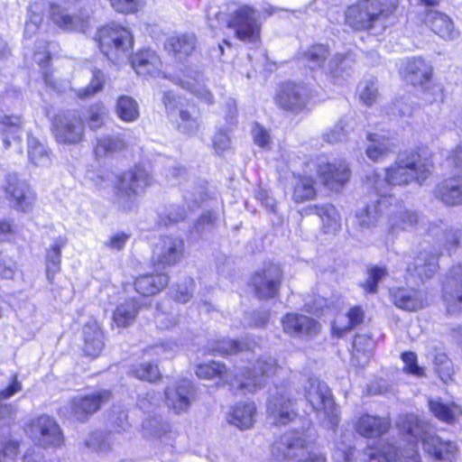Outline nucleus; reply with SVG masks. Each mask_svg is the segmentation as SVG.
Segmentation results:
<instances>
[{
    "label": "nucleus",
    "instance_id": "obj_1",
    "mask_svg": "<svg viewBox=\"0 0 462 462\" xmlns=\"http://www.w3.org/2000/svg\"><path fill=\"white\" fill-rule=\"evenodd\" d=\"M433 163L428 157L412 152L405 156H399L395 162L384 169L382 176L374 171L365 177V183L367 188L375 191L376 195L390 196V190L394 186H407L416 181L421 183L431 174Z\"/></svg>",
    "mask_w": 462,
    "mask_h": 462
},
{
    "label": "nucleus",
    "instance_id": "obj_2",
    "mask_svg": "<svg viewBox=\"0 0 462 462\" xmlns=\"http://www.w3.org/2000/svg\"><path fill=\"white\" fill-rule=\"evenodd\" d=\"M277 369L276 360L271 356H265L259 358L252 367L246 368L241 376L236 375L234 378H229L225 365L217 362L199 365L196 374L202 379L218 376L225 379L234 390L253 393L264 384L265 378L275 374Z\"/></svg>",
    "mask_w": 462,
    "mask_h": 462
},
{
    "label": "nucleus",
    "instance_id": "obj_3",
    "mask_svg": "<svg viewBox=\"0 0 462 462\" xmlns=\"http://www.w3.org/2000/svg\"><path fill=\"white\" fill-rule=\"evenodd\" d=\"M398 0H358L345 13L346 23L356 31L370 30L393 14Z\"/></svg>",
    "mask_w": 462,
    "mask_h": 462
},
{
    "label": "nucleus",
    "instance_id": "obj_4",
    "mask_svg": "<svg viewBox=\"0 0 462 462\" xmlns=\"http://www.w3.org/2000/svg\"><path fill=\"white\" fill-rule=\"evenodd\" d=\"M151 181L149 173L141 166L117 175L114 185L116 205L126 212L134 210L138 204V196Z\"/></svg>",
    "mask_w": 462,
    "mask_h": 462
},
{
    "label": "nucleus",
    "instance_id": "obj_5",
    "mask_svg": "<svg viewBox=\"0 0 462 462\" xmlns=\"http://www.w3.org/2000/svg\"><path fill=\"white\" fill-rule=\"evenodd\" d=\"M101 52L113 63L127 60L133 51L134 35L125 27L109 24L100 28L96 35Z\"/></svg>",
    "mask_w": 462,
    "mask_h": 462
},
{
    "label": "nucleus",
    "instance_id": "obj_6",
    "mask_svg": "<svg viewBox=\"0 0 462 462\" xmlns=\"http://www.w3.org/2000/svg\"><path fill=\"white\" fill-rule=\"evenodd\" d=\"M328 57V47L324 44H315L303 52L301 60L310 69H325V71L333 78L347 74L354 61L349 53H336L325 67Z\"/></svg>",
    "mask_w": 462,
    "mask_h": 462
},
{
    "label": "nucleus",
    "instance_id": "obj_7",
    "mask_svg": "<svg viewBox=\"0 0 462 462\" xmlns=\"http://www.w3.org/2000/svg\"><path fill=\"white\" fill-rule=\"evenodd\" d=\"M305 397L312 409L328 420L332 426L338 423V416L330 389L318 379L310 378L305 386Z\"/></svg>",
    "mask_w": 462,
    "mask_h": 462
},
{
    "label": "nucleus",
    "instance_id": "obj_8",
    "mask_svg": "<svg viewBox=\"0 0 462 462\" xmlns=\"http://www.w3.org/2000/svg\"><path fill=\"white\" fill-rule=\"evenodd\" d=\"M283 273L279 264L269 263L256 271L251 278L254 295L260 300H269L278 296Z\"/></svg>",
    "mask_w": 462,
    "mask_h": 462
},
{
    "label": "nucleus",
    "instance_id": "obj_9",
    "mask_svg": "<svg viewBox=\"0 0 462 462\" xmlns=\"http://www.w3.org/2000/svg\"><path fill=\"white\" fill-rule=\"evenodd\" d=\"M2 189L14 209L23 213L32 209L36 195L27 181L16 173H9L5 176Z\"/></svg>",
    "mask_w": 462,
    "mask_h": 462
},
{
    "label": "nucleus",
    "instance_id": "obj_10",
    "mask_svg": "<svg viewBox=\"0 0 462 462\" xmlns=\"http://www.w3.org/2000/svg\"><path fill=\"white\" fill-rule=\"evenodd\" d=\"M52 131L59 143L78 144L84 139L85 124L75 112L61 114L54 117Z\"/></svg>",
    "mask_w": 462,
    "mask_h": 462
},
{
    "label": "nucleus",
    "instance_id": "obj_11",
    "mask_svg": "<svg viewBox=\"0 0 462 462\" xmlns=\"http://www.w3.org/2000/svg\"><path fill=\"white\" fill-rule=\"evenodd\" d=\"M442 298L448 314L462 313V263L453 265L447 273Z\"/></svg>",
    "mask_w": 462,
    "mask_h": 462
},
{
    "label": "nucleus",
    "instance_id": "obj_12",
    "mask_svg": "<svg viewBox=\"0 0 462 462\" xmlns=\"http://www.w3.org/2000/svg\"><path fill=\"white\" fill-rule=\"evenodd\" d=\"M32 441L43 448L58 447L62 442L59 425L49 416H41L33 420L28 429Z\"/></svg>",
    "mask_w": 462,
    "mask_h": 462
},
{
    "label": "nucleus",
    "instance_id": "obj_13",
    "mask_svg": "<svg viewBox=\"0 0 462 462\" xmlns=\"http://www.w3.org/2000/svg\"><path fill=\"white\" fill-rule=\"evenodd\" d=\"M227 26L235 30L236 37L241 41L253 42L259 37L257 12L249 6H242L236 11L228 20Z\"/></svg>",
    "mask_w": 462,
    "mask_h": 462
},
{
    "label": "nucleus",
    "instance_id": "obj_14",
    "mask_svg": "<svg viewBox=\"0 0 462 462\" xmlns=\"http://www.w3.org/2000/svg\"><path fill=\"white\" fill-rule=\"evenodd\" d=\"M111 396V392L105 389L87 395L76 396L69 402L72 415L77 420L84 422L91 415L98 411L102 405L107 403Z\"/></svg>",
    "mask_w": 462,
    "mask_h": 462
},
{
    "label": "nucleus",
    "instance_id": "obj_15",
    "mask_svg": "<svg viewBox=\"0 0 462 462\" xmlns=\"http://www.w3.org/2000/svg\"><path fill=\"white\" fill-rule=\"evenodd\" d=\"M267 414L274 425H285L292 421L297 416V411L291 393L283 389L278 390L268 402Z\"/></svg>",
    "mask_w": 462,
    "mask_h": 462
},
{
    "label": "nucleus",
    "instance_id": "obj_16",
    "mask_svg": "<svg viewBox=\"0 0 462 462\" xmlns=\"http://www.w3.org/2000/svg\"><path fill=\"white\" fill-rule=\"evenodd\" d=\"M194 397V387L187 379L177 381L165 390L166 404L176 413L187 411Z\"/></svg>",
    "mask_w": 462,
    "mask_h": 462
},
{
    "label": "nucleus",
    "instance_id": "obj_17",
    "mask_svg": "<svg viewBox=\"0 0 462 462\" xmlns=\"http://www.w3.org/2000/svg\"><path fill=\"white\" fill-rule=\"evenodd\" d=\"M183 252V242L179 238L163 237L154 246L152 262L158 269H165L178 263Z\"/></svg>",
    "mask_w": 462,
    "mask_h": 462
},
{
    "label": "nucleus",
    "instance_id": "obj_18",
    "mask_svg": "<svg viewBox=\"0 0 462 462\" xmlns=\"http://www.w3.org/2000/svg\"><path fill=\"white\" fill-rule=\"evenodd\" d=\"M175 84L180 85L184 89L189 91L199 99L208 104H212L214 97L203 83L202 74L191 67H185L179 75L174 77Z\"/></svg>",
    "mask_w": 462,
    "mask_h": 462
},
{
    "label": "nucleus",
    "instance_id": "obj_19",
    "mask_svg": "<svg viewBox=\"0 0 462 462\" xmlns=\"http://www.w3.org/2000/svg\"><path fill=\"white\" fill-rule=\"evenodd\" d=\"M283 331L296 337H311L320 331V324L302 314L288 313L282 319Z\"/></svg>",
    "mask_w": 462,
    "mask_h": 462
},
{
    "label": "nucleus",
    "instance_id": "obj_20",
    "mask_svg": "<svg viewBox=\"0 0 462 462\" xmlns=\"http://www.w3.org/2000/svg\"><path fill=\"white\" fill-rule=\"evenodd\" d=\"M322 184L330 190H339L349 180L350 170L344 161L323 162L318 167Z\"/></svg>",
    "mask_w": 462,
    "mask_h": 462
},
{
    "label": "nucleus",
    "instance_id": "obj_21",
    "mask_svg": "<svg viewBox=\"0 0 462 462\" xmlns=\"http://www.w3.org/2000/svg\"><path fill=\"white\" fill-rule=\"evenodd\" d=\"M391 427L390 420L369 413L362 414L355 423L357 434L367 439L379 438L385 434Z\"/></svg>",
    "mask_w": 462,
    "mask_h": 462
},
{
    "label": "nucleus",
    "instance_id": "obj_22",
    "mask_svg": "<svg viewBox=\"0 0 462 462\" xmlns=\"http://www.w3.org/2000/svg\"><path fill=\"white\" fill-rule=\"evenodd\" d=\"M399 424L402 430L405 431L412 439L410 448L402 450V453H403L404 456L407 457L408 455H412L408 451L413 449L416 453L418 459L420 460L417 450L415 448L416 442L418 439H421L423 441V439L427 436L432 435L430 432V425L414 414H409L402 417L401 420L399 421Z\"/></svg>",
    "mask_w": 462,
    "mask_h": 462
},
{
    "label": "nucleus",
    "instance_id": "obj_23",
    "mask_svg": "<svg viewBox=\"0 0 462 462\" xmlns=\"http://www.w3.org/2000/svg\"><path fill=\"white\" fill-rule=\"evenodd\" d=\"M423 449L432 462H452L457 447L453 442L432 434L423 439Z\"/></svg>",
    "mask_w": 462,
    "mask_h": 462
},
{
    "label": "nucleus",
    "instance_id": "obj_24",
    "mask_svg": "<svg viewBox=\"0 0 462 462\" xmlns=\"http://www.w3.org/2000/svg\"><path fill=\"white\" fill-rule=\"evenodd\" d=\"M412 455L407 457L393 445H385L382 448L368 447L364 454L367 457L366 462H420L413 449L408 451Z\"/></svg>",
    "mask_w": 462,
    "mask_h": 462
},
{
    "label": "nucleus",
    "instance_id": "obj_25",
    "mask_svg": "<svg viewBox=\"0 0 462 462\" xmlns=\"http://www.w3.org/2000/svg\"><path fill=\"white\" fill-rule=\"evenodd\" d=\"M277 104L286 110L301 111L307 103V90L303 86L287 84L283 86L277 97Z\"/></svg>",
    "mask_w": 462,
    "mask_h": 462
},
{
    "label": "nucleus",
    "instance_id": "obj_26",
    "mask_svg": "<svg viewBox=\"0 0 462 462\" xmlns=\"http://www.w3.org/2000/svg\"><path fill=\"white\" fill-rule=\"evenodd\" d=\"M404 79L413 86H424L432 76L431 65L420 57L409 59L402 72Z\"/></svg>",
    "mask_w": 462,
    "mask_h": 462
},
{
    "label": "nucleus",
    "instance_id": "obj_27",
    "mask_svg": "<svg viewBox=\"0 0 462 462\" xmlns=\"http://www.w3.org/2000/svg\"><path fill=\"white\" fill-rule=\"evenodd\" d=\"M421 21L443 39L452 40L457 37L453 23L446 14L436 10L427 9L420 14Z\"/></svg>",
    "mask_w": 462,
    "mask_h": 462
},
{
    "label": "nucleus",
    "instance_id": "obj_28",
    "mask_svg": "<svg viewBox=\"0 0 462 462\" xmlns=\"http://www.w3.org/2000/svg\"><path fill=\"white\" fill-rule=\"evenodd\" d=\"M131 64L134 71L143 77L158 74L162 69L160 57L151 49L135 52L131 58Z\"/></svg>",
    "mask_w": 462,
    "mask_h": 462
},
{
    "label": "nucleus",
    "instance_id": "obj_29",
    "mask_svg": "<svg viewBox=\"0 0 462 462\" xmlns=\"http://www.w3.org/2000/svg\"><path fill=\"white\" fill-rule=\"evenodd\" d=\"M393 304L409 311H416L425 305V298L422 291L412 288H397L390 291Z\"/></svg>",
    "mask_w": 462,
    "mask_h": 462
},
{
    "label": "nucleus",
    "instance_id": "obj_30",
    "mask_svg": "<svg viewBox=\"0 0 462 462\" xmlns=\"http://www.w3.org/2000/svg\"><path fill=\"white\" fill-rule=\"evenodd\" d=\"M436 197L448 206L462 204V175L448 178L435 189Z\"/></svg>",
    "mask_w": 462,
    "mask_h": 462
},
{
    "label": "nucleus",
    "instance_id": "obj_31",
    "mask_svg": "<svg viewBox=\"0 0 462 462\" xmlns=\"http://www.w3.org/2000/svg\"><path fill=\"white\" fill-rule=\"evenodd\" d=\"M50 16L52 22L65 31L85 32L88 26V19L81 15H69L58 5H50Z\"/></svg>",
    "mask_w": 462,
    "mask_h": 462
},
{
    "label": "nucleus",
    "instance_id": "obj_32",
    "mask_svg": "<svg viewBox=\"0 0 462 462\" xmlns=\"http://www.w3.org/2000/svg\"><path fill=\"white\" fill-rule=\"evenodd\" d=\"M439 269V257L436 254L423 251L419 254L407 267L411 275L420 279L432 277Z\"/></svg>",
    "mask_w": 462,
    "mask_h": 462
},
{
    "label": "nucleus",
    "instance_id": "obj_33",
    "mask_svg": "<svg viewBox=\"0 0 462 462\" xmlns=\"http://www.w3.org/2000/svg\"><path fill=\"white\" fill-rule=\"evenodd\" d=\"M387 214L389 224L393 229H411L419 221V216L416 212L407 209L399 203L393 205L389 201Z\"/></svg>",
    "mask_w": 462,
    "mask_h": 462
},
{
    "label": "nucleus",
    "instance_id": "obj_34",
    "mask_svg": "<svg viewBox=\"0 0 462 462\" xmlns=\"http://www.w3.org/2000/svg\"><path fill=\"white\" fill-rule=\"evenodd\" d=\"M377 199L356 213L358 225L363 228L374 226L384 211H387L389 198L377 195Z\"/></svg>",
    "mask_w": 462,
    "mask_h": 462
},
{
    "label": "nucleus",
    "instance_id": "obj_35",
    "mask_svg": "<svg viewBox=\"0 0 462 462\" xmlns=\"http://www.w3.org/2000/svg\"><path fill=\"white\" fill-rule=\"evenodd\" d=\"M168 283L166 273L143 274L135 279L134 289L143 296H152L164 289Z\"/></svg>",
    "mask_w": 462,
    "mask_h": 462
},
{
    "label": "nucleus",
    "instance_id": "obj_36",
    "mask_svg": "<svg viewBox=\"0 0 462 462\" xmlns=\"http://www.w3.org/2000/svg\"><path fill=\"white\" fill-rule=\"evenodd\" d=\"M256 408L254 402H244L232 408L227 421L240 430H246L255 421Z\"/></svg>",
    "mask_w": 462,
    "mask_h": 462
},
{
    "label": "nucleus",
    "instance_id": "obj_37",
    "mask_svg": "<svg viewBox=\"0 0 462 462\" xmlns=\"http://www.w3.org/2000/svg\"><path fill=\"white\" fill-rule=\"evenodd\" d=\"M84 352L90 356H97L104 347V335L97 321L88 322L83 328Z\"/></svg>",
    "mask_w": 462,
    "mask_h": 462
},
{
    "label": "nucleus",
    "instance_id": "obj_38",
    "mask_svg": "<svg viewBox=\"0 0 462 462\" xmlns=\"http://www.w3.org/2000/svg\"><path fill=\"white\" fill-rule=\"evenodd\" d=\"M197 39L193 34H181L171 37L167 43V50L179 60H185L196 49Z\"/></svg>",
    "mask_w": 462,
    "mask_h": 462
},
{
    "label": "nucleus",
    "instance_id": "obj_39",
    "mask_svg": "<svg viewBox=\"0 0 462 462\" xmlns=\"http://www.w3.org/2000/svg\"><path fill=\"white\" fill-rule=\"evenodd\" d=\"M3 142L5 148H9L12 141L17 143L21 141L23 133V120L18 116H5L0 120Z\"/></svg>",
    "mask_w": 462,
    "mask_h": 462
},
{
    "label": "nucleus",
    "instance_id": "obj_40",
    "mask_svg": "<svg viewBox=\"0 0 462 462\" xmlns=\"http://www.w3.org/2000/svg\"><path fill=\"white\" fill-rule=\"evenodd\" d=\"M140 309L135 300H125L116 306L113 313V322L118 328H126L134 323Z\"/></svg>",
    "mask_w": 462,
    "mask_h": 462
},
{
    "label": "nucleus",
    "instance_id": "obj_41",
    "mask_svg": "<svg viewBox=\"0 0 462 462\" xmlns=\"http://www.w3.org/2000/svg\"><path fill=\"white\" fill-rule=\"evenodd\" d=\"M364 311L359 307L352 308L346 316H338L333 323V332L337 337H342L345 333L364 321Z\"/></svg>",
    "mask_w": 462,
    "mask_h": 462
},
{
    "label": "nucleus",
    "instance_id": "obj_42",
    "mask_svg": "<svg viewBox=\"0 0 462 462\" xmlns=\"http://www.w3.org/2000/svg\"><path fill=\"white\" fill-rule=\"evenodd\" d=\"M302 449V440L299 437L284 435L272 447V454L277 458H291L296 451Z\"/></svg>",
    "mask_w": 462,
    "mask_h": 462
},
{
    "label": "nucleus",
    "instance_id": "obj_43",
    "mask_svg": "<svg viewBox=\"0 0 462 462\" xmlns=\"http://www.w3.org/2000/svg\"><path fill=\"white\" fill-rule=\"evenodd\" d=\"M310 210L321 219L325 232H335L340 227V217L333 205H314Z\"/></svg>",
    "mask_w": 462,
    "mask_h": 462
},
{
    "label": "nucleus",
    "instance_id": "obj_44",
    "mask_svg": "<svg viewBox=\"0 0 462 462\" xmlns=\"http://www.w3.org/2000/svg\"><path fill=\"white\" fill-rule=\"evenodd\" d=\"M367 138L370 143L365 150V154L370 160L379 162L392 152L389 139L374 134H368Z\"/></svg>",
    "mask_w": 462,
    "mask_h": 462
},
{
    "label": "nucleus",
    "instance_id": "obj_45",
    "mask_svg": "<svg viewBox=\"0 0 462 462\" xmlns=\"http://www.w3.org/2000/svg\"><path fill=\"white\" fill-rule=\"evenodd\" d=\"M314 180L310 176H298L295 178L292 199L297 203L310 200L316 196Z\"/></svg>",
    "mask_w": 462,
    "mask_h": 462
},
{
    "label": "nucleus",
    "instance_id": "obj_46",
    "mask_svg": "<svg viewBox=\"0 0 462 462\" xmlns=\"http://www.w3.org/2000/svg\"><path fill=\"white\" fill-rule=\"evenodd\" d=\"M46 3L43 0L35 1L29 6V19L24 26V36L32 38L34 36L42 23Z\"/></svg>",
    "mask_w": 462,
    "mask_h": 462
},
{
    "label": "nucleus",
    "instance_id": "obj_47",
    "mask_svg": "<svg viewBox=\"0 0 462 462\" xmlns=\"http://www.w3.org/2000/svg\"><path fill=\"white\" fill-rule=\"evenodd\" d=\"M67 244L66 237H59L54 240L53 245L47 251L46 273L49 280H52L53 275L60 271L61 248Z\"/></svg>",
    "mask_w": 462,
    "mask_h": 462
},
{
    "label": "nucleus",
    "instance_id": "obj_48",
    "mask_svg": "<svg viewBox=\"0 0 462 462\" xmlns=\"http://www.w3.org/2000/svg\"><path fill=\"white\" fill-rule=\"evenodd\" d=\"M180 132L186 134H194L199 126V115L195 108L189 110L186 107L179 109V118L175 120Z\"/></svg>",
    "mask_w": 462,
    "mask_h": 462
},
{
    "label": "nucleus",
    "instance_id": "obj_49",
    "mask_svg": "<svg viewBox=\"0 0 462 462\" xmlns=\"http://www.w3.org/2000/svg\"><path fill=\"white\" fill-rule=\"evenodd\" d=\"M90 72L92 75L90 83L86 88H80L76 92L78 97L81 99L90 98L104 88L106 83L104 72L96 67H92Z\"/></svg>",
    "mask_w": 462,
    "mask_h": 462
},
{
    "label": "nucleus",
    "instance_id": "obj_50",
    "mask_svg": "<svg viewBox=\"0 0 462 462\" xmlns=\"http://www.w3.org/2000/svg\"><path fill=\"white\" fill-rule=\"evenodd\" d=\"M116 112L125 122H133L139 117L137 102L129 96H121L116 103Z\"/></svg>",
    "mask_w": 462,
    "mask_h": 462
},
{
    "label": "nucleus",
    "instance_id": "obj_51",
    "mask_svg": "<svg viewBox=\"0 0 462 462\" xmlns=\"http://www.w3.org/2000/svg\"><path fill=\"white\" fill-rule=\"evenodd\" d=\"M125 148V142L117 136H102L97 139L95 154L98 158L107 156Z\"/></svg>",
    "mask_w": 462,
    "mask_h": 462
},
{
    "label": "nucleus",
    "instance_id": "obj_52",
    "mask_svg": "<svg viewBox=\"0 0 462 462\" xmlns=\"http://www.w3.org/2000/svg\"><path fill=\"white\" fill-rule=\"evenodd\" d=\"M354 436L350 432L343 433L340 440L337 441L334 451L335 462H353L355 448Z\"/></svg>",
    "mask_w": 462,
    "mask_h": 462
},
{
    "label": "nucleus",
    "instance_id": "obj_53",
    "mask_svg": "<svg viewBox=\"0 0 462 462\" xmlns=\"http://www.w3.org/2000/svg\"><path fill=\"white\" fill-rule=\"evenodd\" d=\"M28 156L31 162L37 167H45L51 163L45 146L33 137L28 139Z\"/></svg>",
    "mask_w": 462,
    "mask_h": 462
},
{
    "label": "nucleus",
    "instance_id": "obj_54",
    "mask_svg": "<svg viewBox=\"0 0 462 462\" xmlns=\"http://www.w3.org/2000/svg\"><path fill=\"white\" fill-rule=\"evenodd\" d=\"M431 412L440 420L451 423L460 414L461 411L455 404H444L439 401L431 400L429 402Z\"/></svg>",
    "mask_w": 462,
    "mask_h": 462
},
{
    "label": "nucleus",
    "instance_id": "obj_55",
    "mask_svg": "<svg viewBox=\"0 0 462 462\" xmlns=\"http://www.w3.org/2000/svg\"><path fill=\"white\" fill-rule=\"evenodd\" d=\"M107 113V108L102 102L90 105L86 112V120L89 129L93 131L100 129L105 124Z\"/></svg>",
    "mask_w": 462,
    "mask_h": 462
},
{
    "label": "nucleus",
    "instance_id": "obj_56",
    "mask_svg": "<svg viewBox=\"0 0 462 462\" xmlns=\"http://www.w3.org/2000/svg\"><path fill=\"white\" fill-rule=\"evenodd\" d=\"M354 129L353 119L346 116L339 121L333 128L323 134V139L328 143H337L341 142L349 130Z\"/></svg>",
    "mask_w": 462,
    "mask_h": 462
},
{
    "label": "nucleus",
    "instance_id": "obj_57",
    "mask_svg": "<svg viewBox=\"0 0 462 462\" xmlns=\"http://www.w3.org/2000/svg\"><path fill=\"white\" fill-rule=\"evenodd\" d=\"M434 370L444 383L453 381L455 371L453 364L447 355L439 353L435 356Z\"/></svg>",
    "mask_w": 462,
    "mask_h": 462
},
{
    "label": "nucleus",
    "instance_id": "obj_58",
    "mask_svg": "<svg viewBox=\"0 0 462 462\" xmlns=\"http://www.w3.org/2000/svg\"><path fill=\"white\" fill-rule=\"evenodd\" d=\"M146 353L159 359H171L179 351V346L175 341H165L146 348Z\"/></svg>",
    "mask_w": 462,
    "mask_h": 462
},
{
    "label": "nucleus",
    "instance_id": "obj_59",
    "mask_svg": "<svg viewBox=\"0 0 462 462\" xmlns=\"http://www.w3.org/2000/svg\"><path fill=\"white\" fill-rule=\"evenodd\" d=\"M131 373L140 380L154 382L161 377L159 368L152 363H143L134 367Z\"/></svg>",
    "mask_w": 462,
    "mask_h": 462
},
{
    "label": "nucleus",
    "instance_id": "obj_60",
    "mask_svg": "<svg viewBox=\"0 0 462 462\" xmlns=\"http://www.w3.org/2000/svg\"><path fill=\"white\" fill-rule=\"evenodd\" d=\"M372 346L373 340L370 337L365 335L356 336L353 341V358H359L362 356L364 361L367 362Z\"/></svg>",
    "mask_w": 462,
    "mask_h": 462
},
{
    "label": "nucleus",
    "instance_id": "obj_61",
    "mask_svg": "<svg viewBox=\"0 0 462 462\" xmlns=\"http://www.w3.org/2000/svg\"><path fill=\"white\" fill-rule=\"evenodd\" d=\"M113 440L111 433L95 432L86 440V445L97 451H106L110 448Z\"/></svg>",
    "mask_w": 462,
    "mask_h": 462
},
{
    "label": "nucleus",
    "instance_id": "obj_62",
    "mask_svg": "<svg viewBox=\"0 0 462 462\" xmlns=\"http://www.w3.org/2000/svg\"><path fill=\"white\" fill-rule=\"evenodd\" d=\"M378 97L377 82L374 79L364 81L360 85L359 97L366 106H372Z\"/></svg>",
    "mask_w": 462,
    "mask_h": 462
},
{
    "label": "nucleus",
    "instance_id": "obj_63",
    "mask_svg": "<svg viewBox=\"0 0 462 462\" xmlns=\"http://www.w3.org/2000/svg\"><path fill=\"white\" fill-rule=\"evenodd\" d=\"M245 347V345L235 340L222 339L215 343L212 350L219 353L220 355H232L236 354Z\"/></svg>",
    "mask_w": 462,
    "mask_h": 462
},
{
    "label": "nucleus",
    "instance_id": "obj_64",
    "mask_svg": "<svg viewBox=\"0 0 462 462\" xmlns=\"http://www.w3.org/2000/svg\"><path fill=\"white\" fill-rule=\"evenodd\" d=\"M143 427L155 437H162L170 430V425L159 418H150L143 421Z\"/></svg>",
    "mask_w": 462,
    "mask_h": 462
}]
</instances>
